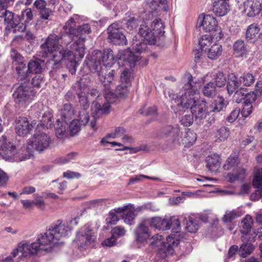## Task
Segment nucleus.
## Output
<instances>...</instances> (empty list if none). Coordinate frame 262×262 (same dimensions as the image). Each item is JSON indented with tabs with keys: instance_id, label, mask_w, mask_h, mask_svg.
Segmentation results:
<instances>
[{
	"instance_id": "obj_2",
	"label": "nucleus",
	"mask_w": 262,
	"mask_h": 262,
	"mask_svg": "<svg viewBox=\"0 0 262 262\" xmlns=\"http://www.w3.org/2000/svg\"><path fill=\"white\" fill-rule=\"evenodd\" d=\"M185 77L187 79V81L183 86L179 94L168 91V96L172 103H175L178 107L183 108H190L195 120L201 121L206 118L210 111L207 110V103L204 99L195 100L194 95L197 91L195 85L196 82L193 81L192 76L189 74H187Z\"/></svg>"
},
{
	"instance_id": "obj_7",
	"label": "nucleus",
	"mask_w": 262,
	"mask_h": 262,
	"mask_svg": "<svg viewBox=\"0 0 262 262\" xmlns=\"http://www.w3.org/2000/svg\"><path fill=\"white\" fill-rule=\"evenodd\" d=\"M92 64L90 67L92 72H97L99 76L103 74L104 69L110 68L114 63V56L113 51L110 49L104 50L103 52L94 51L92 56Z\"/></svg>"
},
{
	"instance_id": "obj_41",
	"label": "nucleus",
	"mask_w": 262,
	"mask_h": 262,
	"mask_svg": "<svg viewBox=\"0 0 262 262\" xmlns=\"http://www.w3.org/2000/svg\"><path fill=\"white\" fill-rule=\"evenodd\" d=\"M139 22L140 21L138 17L130 16L128 18L125 19L124 24L128 30L132 31L136 29Z\"/></svg>"
},
{
	"instance_id": "obj_21",
	"label": "nucleus",
	"mask_w": 262,
	"mask_h": 262,
	"mask_svg": "<svg viewBox=\"0 0 262 262\" xmlns=\"http://www.w3.org/2000/svg\"><path fill=\"white\" fill-rule=\"evenodd\" d=\"M35 124L33 122L30 124L26 117L19 118L16 122V132L19 136L24 137L30 133Z\"/></svg>"
},
{
	"instance_id": "obj_29",
	"label": "nucleus",
	"mask_w": 262,
	"mask_h": 262,
	"mask_svg": "<svg viewBox=\"0 0 262 262\" xmlns=\"http://www.w3.org/2000/svg\"><path fill=\"white\" fill-rule=\"evenodd\" d=\"M83 119L81 120V123L79 122L78 120H73L69 125V129L71 135L74 136L76 135L80 130L81 128V124L85 125L89 120V116L88 114H84Z\"/></svg>"
},
{
	"instance_id": "obj_58",
	"label": "nucleus",
	"mask_w": 262,
	"mask_h": 262,
	"mask_svg": "<svg viewBox=\"0 0 262 262\" xmlns=\"http://www.w3.org/2000/svg\"><path fill=\"white\" fill-rule=\"evenodd\" d=\"M125 129L123 127H117L115 128L114 132L107 135V137H111L112 138L121 137L125 134Z\"/></svg>"
},
{
	"instance_id": "obj_35",
	"label": "nucleus",
	"mask_w": 262,
	"mask_h": 262,
	"mask_svg": "<svg viewBox=\"0 0 262 262\" xmlns=\"http://www.w3.org/2000/svg\"><path fill=\"white\" fill-rule=\"evenodd\" d=\"M230 131L228 127L223 126L216 131L215 137L216 141L222 142L226 140L229 137Z\"/></svg>"
},
{
	"instance_id": "obj_8",
	"label": "nucleus",
	"mask_w": 262,
	"mask_h": 262,
	"mask_svg": "<svg viewBox=\"0 0 262 262\" xmlns=\"http://www.w3.org/2000/svg\"><path fill=\"white\" fill-rule=\"evenodd\" d=\"M148 20L143 21L140 25L139 33L144 41L149 45H155L157 38L163 36L165 33L163 25L161 19H155L150 24V28L148 26Z\"/></svg>"
},
{
	"instance_id": "obj_33",
	"label": "nucleus",
	"mask_w": 262,
	"mask_h": 262,
	"mask_svg": "<svg viewBox=\"0 0 262 262\" xmlns=\"http://www.w3.org/2000/svg\"><path fill=\"white\" fill-rule=\"evenodd\" d=\"M259 32V29L257 24H252L250 25L246 31V38L249 41H253L252 40L256 38L258 36Z\"/></svg>"
},
{
	"instance_id": "obj_4",
	"label": "nucleus",
	"mask_w": 262,
	"mask_h": 262,
	"mask_svg": "<svg viewBox=\"0 0 262 262\" xmlns=\"http://www.w3.org/2000/svg\"><path fill=\"white\" fill-rule=\"evenodd\" d=\"M158 136L160 138L166 139L168 144L173 147L181 144L184 145L185 147H190L195 143L197 138L196 134L190 129H188L183 134L180 132L178 124L168 125L163 127Z\"/></svg>"
},
{
	"instance_id": "obj_54",
	"label": "nucleus",
	"mask_w": 262,
	"mask_h": 262,
	"mask_svg": "<svg viewBox=\"0 0 262 262\" xmlns=\"http://www.w3.org/2000/svg\"><path fill=\"white\" fill-rule=\"evenodd\" d=\"M21 21L25 19V24L29 23L33 19V13L30 8L26 9L21 12V15L19 16Z\"/></svg>"
},
{
	"instance_id": "obj_13",
	"label": "nucleus",
	"mask_w": 262,
	"mask_h": 262,
	"mask_svg": "<svg viewBox=\"0 0 262 262\" xmlns=\"http://www.w3.org/2000/svg\"><path fill=\"white\" fill-rule=\"evenodd\" d=\"M7 8L0 6V17L4 18L5 24H6L5 34L7 35L13 28L17 26L19 22H21V18L19 15L14 18L13 13L7 10Z\"/></svg>"
},
{
	"instance_id": "obj_30",
	"label": "nucleus",
	"mask_w": 262,
	"mask_h": 262,
	"mask_svg": "<svg viewBox=\"0 0 262 262\" xmlns=\"http://www.w3.org/2000/svg\"><path fill=\"white\" fill-rule=\"evenodd\" d=\"M253 219L250 215H246L239 223L240 231L243 235H247L251 231Z\"/></svg>"
},
{
	"instance_id": "obj_36",
	"label": "nucleus",
	"mask_w": 262,
	"mask_h": 262,
	"mask_svg": "<svg viewBox=\"0 0 262 262\" xmlns=\"http://www.w3.org/2000/svg\"><path fill=\"white\" fill-rule=\"evenodd\" d=\"M114 74L115 71L112 70L108 73L107 76H105L104 77H103V80L102 79V77H103V74L101 73L100 76H99L100 78L101 79L102 83L105 88L104 90H106L108 88L111 89L112 87H114V85L113 83Z\"/></svg>"
},
{
	"instance_id": "obj_22",
	"label": "nucleus",
	"mask_w": 262,
	"mask_h": 262,
	"mask_svg": "<svg viewBox=\"0 0 262 262\" xmlns=\"http://www.w3.org/2000/svg\"><path fill=\"white\" fill-rule=\"evenodd\" d=\"M198 23L200 26H202L206 32L215 30L217 26V21L215 18L210 15H204L202 14L198 18Z\"/></svg>"
},
{
	"instance_id": "obj_44",
	"label": "nucleus",
	"mask_w": 262,
	"mask_h": 262,
	"mask_svg": "<svg viewBox=\"0 0 262 262\" xmlns=\"http://www.w3.org/2000/svg\"><path fill=\"white\" fill-rule=\"evenodd\" d=\"M238 216L237 212L233 210L226 211L222 220L224 223H231L233 220Z\"/></svg>"
},
{
	"instance_id": "obj_3",
	"label": "nucleus",
	"mask_w": 262,
	"mask_h": 262,
	"mask_svg": "<svg viewBox=\"0 0 262 262\" xmlns=\"http://www.w3.org/2000/svg\"><path fill=\"white\" fill-rule=\"evenodd\" d=\"M78 17V15L75 14L66 22L63 27L66 33L60 37L61 39H71L74 41L71 46V49L72 50L77 60L83 57L85 50V36L92 32L89 24H84L77 28H74Z\"/></svg>"
},
{
	"instance_id": "obj_6",
	"label": "nucleus",
	"mask_w": 262,
	"mask_h": 262,
	"mask_svg": "<svg viewBox=\"0 0 262 262\" xmlns=\"http://www.w3.org/2000/svg\"><path fill=\"white\" fill-rule=\"evenodd\" d=\"M0 142L2 143V148L1 154L6 160L19 162L29 159L33 155L32 149L28 144L26 146L21 147L18 151H16L14 145L10 142L7 143L5 136H3L1 137Z\"/></svg>"
},
{
	"instance_id": "obj_38",
	"label": "nucleus",
	"mask_w": 262,
	"mask_h": 262,
	"mask_svg": "<svg viewBox=\"0 0 262 262\" xmlns=\"http://www.w3.org/2000/svg\"><path fill=\"white\" fill-rule=\"evenodd\" d=\"M212 38L210 35H203L199 41L201 51L204 50L206 52L208 49V47L212 44Z\"/></svg>"
},
{
	"instance_id": "obj_48",
	"label": "nucleus",
	"mask_w": 262,
	"mask_h": 262,
	"mask_svg": "<svg viewBox=\"0 0 262 262\" xmlns=\"http://www.w3.org/2000/svg\"><path fill=\"white\" fill-rule=\"evenodd\" d=\"M34 200L33 201V206L35 205L37 208L43 210L46 207V204L41 196L38 194L34 195Z\"/></svg>"
},
{
	"instance_id": "obj_5",
	"label": "nucleus",
	"mask_w": 262,
	"mask_h": 262,
	"mask_svg": "<svg viewBox=\"0 0 262 262\" xmlns=\"http://www.w3.org/2000/svg\"><path fill=\"white\" fill-rule=\"evenodd\" d=\"M71 231V227L68 223L58 220L46 232L40 234L37 241L39 243L42 251H49L54 245L58 244L61 238L68 236Z\"/></svg>"
},
{
	"instance_id": "obj_55",
	"label": "nucleus",
	"mask_w": 262,
	"mask_h": 262,
	"mask_svg": "<svg viewBox=\"0 0 262 262\" xmlns=\"http://www.w3.org/2000/svg\"><path fill=\"white\" fill-rule=\"evenodd\" d=\"M142 178H146L148 179H150L152 180H159V179L156 177H150L144 174H140V175H137L135 176L134 177H133L130 178L129 180V182L128 183V185H132L134 184H135L136 183H137L139 181H140Z\"/></svg>"
},
{
	"instance_id": "obj_31",
	"label": "nucleus",
	"mask_w": 262,
	"mask_h": 262,
	"mask_svg": "<svg viewBox=\"0 0 262 262\" xmlns=\"http://www.w3.org/2000/svg\"><path fill=\"white\" fill-rule=\"evenodd\" d=\"M222 46L219 43H214L208 49L207 54L209 59L215 60L222 55Z\"/></svg>"
},
{
	"instance_id": "obj_47",
	"label": "nucleus",
	"mask_w": 262,
	"mask_h": 262,
	"mask_svg": "<svg viewBox=\"0 0 262 262\" xmlns=\"http://www.w3.org/2000/svg\"><path fill=\"white\" fill-rule=\"evenodd\" d=\"M238 163V158L236 156H230L226 160V163L223 166L225 170H230L232 167H234Z\"/></svg>"
},
{
	"instance_id": "obj_53",
	"label": "nucleus",
	"mask_w": 262,
	"mask_h": 262,
	"mask_svg": "<svg viewBox=\"0 0 262 262\" xmlns=\"http://www.w3.org/2000/svg\"><path fill=\"white\" fill-rule=\"evenodd\" d=\"M252 184L253 187L257 188L262 185V174L259 169H257L255 171V175L253 178Z\"/></svg>"
},
{
	"instance_id": "obj_15",
	"label": "nucleus",
	"mask_w": 262,
	"mask_h": 262,
	"mask_svg": "<svg viewBox=\"0 0 262 262\" xmlns=\"http://www.w3.org/2000/svg\"><path fill=\"white\" fill-rule=\"evenodd\" d=\"M150 223L148 219L141 222L135 230V234L137 242L142 243L146 242L150 237L151 233L149 230Z\"/></svg>"
},
{
	"instance_id": "obj_19",
	"label": "nucleus",
	"mask_w": 262,
	"mask_h": 262,
	"mask_svg": "<svg viewBox=\"0 0 262 262\" xmlns=\"http://www.w3.org/2000/svg\"><path fill=\"white\" fill-rule=\"evenodd\" d=\"M33 91L29 86L21 85L16 89L13 96L17 103H26L31 99Z\"/></svg>"
},
{
	"instance_id": "obj_61",
	"label": "nucleus",
	"mask_w": 262,
	"mask_h": 262,
	"mask_svg": "<svg viewBox=\"0 0 262 262\" xmlns=\"http://www.w3.org/2000/svg\"><path fill=\"white\" fill-rule=\"evenodd\" d=\"M11 57L13 62L18 65L23 63V57L16 50L12 49L11 51Z\"/></svg>"
},
{
	"instance_id": "obj_59",
	"label": "nucleus",
	"mask_w": 262,
	"mask_h": 262,
	"mask_svg": "<svg viewBox=\"0 0 262 262\" xmlns=\"http://www.w3.org/2000/svg\"><path fill=\"white\" fill-rule=\"evenodd\" d=\"M257 97H259V96H258V94L256 92H250L248 93L245 92L244 102L250 103L252 104L256 100Z\"/></svg>"
},
{
	"instance_id": "obj_14",
	"label": "nucleus",
	"mask_w": 262,
	"mask_h": 262,
	"mask_svg": "<svg viewBox=\"0 0 262 262\" xmlns=\"http://www.w3.org/2000/svg\"><path fill=\"white\" fill-rule=\"evenodd\" d=\"M129 87V85L121 82V84L117 86L114 92L112 91L114 87H112L111 89L108 88L105 90L104 98L106 101V102H108L110 104L113 102L111 100L112 98H121L124 97L128 94Z\"/></svg>"
},
{
	"instance_id": "obj_52",
	"label": "nucleus",
	"mask_w": 262,
	"mask_h": 262,
	"mask_svg": "<svg viewBox=\"0 0 262 262\" xmlns=\"http://www.w3.org/2000/svg\"><path fill=\"white\" fill-rule=\"evenodd\" d=\"M245 92H246V89L244 88H241L235 92L233 97L234 101L239 103L241 102L243 100H245Z\"/></svg>"
},
{
	"instance_id": "obj_17",
	"label": "nucleus",
	"mask_w": 262,
	"mask_h": 262,
	"mask_svg": "<svg viewBox=\"0 0 262 262\" xmlns=\"http://www.w3.org/2000/svg\"><path fill=\"white\" fill-rule=\"evenodd\" d=\"M110 105L108 102L104 103L102 105L97 101L93 103L92 115L94 120H92L90 124L93 129H96V119L103 114H108L110 112Z\"/></svg>"
},
{
	"instance_id": "obj_62",
	"label": "nucleus",
	"mask_w": 262,
	"mask_h": 262,
	"mask_svg": "<svg viewBox=\"0 0 262 262\" xmlns=\"http://www.w3.org/2000/svg\"><path fill=\"white\" fill-rule=\"evenodd\" d=\"M193 117L191 115H185L182 117L181 123L184 126H190L193 123Z\"/></svg>"
},
{
	"instance_id": "obj_20",
	"label": "nucleus",
	"mask_w": 262,
	"mask_h": 262,
	"mask_svg": "<svg viewBox=\"0 0 262 262\" xmlns=\"http://www.w3.org/2000/svg\"><path fill=\"white\" fill-rule=\"evenodd\" d=\"M260 4L259 0H246L243 3L245 13L249 17L258 15L261 11Z\"/></svg>"
},
{
	"instance_id": "obj_28",
	"label": "nucleus",
	"mask_w": 262,
	"mask_h": 262,
	"mask_svg": "<svg viewBox=\"0 0 262 262\" xmlns=\"http://www.w3.org/2000/svg\"><path fill=\"white\" fill-rule=\"evenodd\" d=\"M227 83L226 88L229 95L238 90L237 89L241 84L240 80L238 81L237 77L233 73L229 74Z\"/></svg>"
},
{
	"instance_id": "obj_45",
	"label": "nucleus",
	"mask_w": 262,
	"mask_h": 262,
	"mask_svg": "<svg viewBox=\"0 0 262 262\" xmlns=\"http://www.w3.org/2000/svg\"><path fill=\"white\" fill-rule=\"evenodd\" d=\"M27 67L30 73H39L42 69L39 61H30Z\"/></svg>"
},
{
	"instance_id": "obj_43",
	"label": "nucleus",
	"mask_w": 262,
	"mask_h": 262,
	"mask_svg": "<svg viewBox=\"0 0 262 262\" xmlns=\"http://www.w3.org/2000/svg\"><path fill=\"white\" fill-rule=\"evenodd\" d=\"M241 83L242 82L246 86H249L255 81L254 76L250 73H245L239 78Z\"/></svg>"
},
{
	"instance_id": "obj_63",
	"label": "nucleus",
	"mask_w": 262,
	"mask_h": 262,
	"mask_svg": "<svg viewBox=\"0 0 262 262\" xmlns=\"http://www.w3.org/2000/svg\"><path fill=\"white\" fill-rule=\"evenodd\" d=\"M239 113L240 110L239 108H235L227 116V120L230 123L233 122L238 118Z\"/></svg>"
},
{
	"instance_id": "obj_26",
	"label": "nucleus",
	"mask_w": 262,
	"mask_h": 262,
	"mask_svg": "<svg viewBox=\"0 0 262 262\" xmlns=\"http://www.w3.org/2000/svg\"><path fill=\"white\" fill-rule=\"evenodd\" d=\"M206 161L209 170L215 172L219 170L221 165V158L217 154H212L207 157Z\"/></svg>"
},
{
	"instance_id": "obj_10",
	"label": "nucleus",
	"mask_w": 262,
	"mask_h": 262,
	"mask_svg": "<svg viewBox=\"0 0 262 262\" xmlns=\"http://www.w3.org/2000/svg\"><path fill=\"white\" fill-rule=\"evenodd\" d=\"M166 241V243H164L163 236L156 234L151 237L150 245L152 248L163 251L166 255L172 254L173 248L179 244V240L176 235L171 234L167 237Z\"/></svg>"
},
{
	"instance_id": "obj_24",
	"label": "nucleus",
	"mask_w": 262,
	"mask_h": 262,
	"mask_svg": "<svg viewBox=\"0 0 262 262\" xmlns=\"http://www.w3.org/2000/svg\"><path fill=\"white\" fill-rule=\"evenodd\" d=\"M75 111L72 105L70 103H66L63 105V108L60 111V117L61 121H65L68 123L75 115Z\"/></svg>"
},
{
	"instance_id": "obj_9",
	"label": "nucleus",
	"mask_w": 262,
	"mask_h": 262,
	"mask_svg": "<svg viewBox=\"0 0 262 262\" xmlns=\"http://www.w3.org/2000/svg\"><path fill=\"white\" fill-rule=\"evenodd\" d=\"M139 57L135 56L134 53L129 49L124 51L118 58V63L119 66L123 64L125 66H128L130 68H125L122 72L120 76V81L123 84H126L130 86L131 81L134 78L131 69L137 61L139 60Z\"/></svg>"
},
{
	"instance_id": "obj_34",
	"label": "nucleus",
	"mask_w": 262,
	"mask_h": 262,
	"mask_svg": "<svg viewBox=\"0 0 262 262\" xmlns=\"http://www.w3.org/2000/svg\"><path fill=\"white\" fill-rule=\"evenodd\" d=\"M56 122L57 126L55 129L56 136L58 138L62 139L66 135L68 123L61 121L60 119H57Z\"/></svg>"
},
{
	"instance_id": "obj_11",
	"label": "nucleus",
	"mask_w": 262,
	"mask_h": 262,
	"mask_svg": "<svg viewBox=\"0 0 262 262\" xmlns=\"http://www.w3.org/2000/svg\"><path fill=\"white\" fill-rule=\"evenodd\" d=\"M108 39L115 45H125L127 39L119 23H113L107 29Z\"/></svg>"
},
{
	"instance_id": "obj_51",
	"label": "nucleus",
	"mask_w": 262,
	"mask_h": 262,
	"mask_svg": "<svg viewBox=\"0 0 262 262\" xmlns=\"http://www.w3.org/2000/svg\"><path fill=\"white\" fill-rule=\"evenodd\" d=\"M215 84L218 87H222L225 85L227 82L226 78L222 72H218L214 77Z\"/></svg>"
},
{
	"instance_id": "obj_23",
	"label": "nucleus",
	"mask_w": 262,
	"mask_h": 262,
	"mask_svg": "<svg viewBox=\"0 0 262 262\" xmlns=\"http://www.w3.org/2000/svg\"><path fill=\"white\" fill-rule=\"evenodd\" d=\"M150 226L156 229L168 230L170 229V223L169 219H162L159 216H156L148 219Z\"/></svg>"
},
{
	"instance_id": "obj_46",
	"label": "nucleus",
	"mask_w": 262,
	"mask_h": 262,
	"mask_svg": "<svg viewBox=\"0 0 262 262\" xmlns=\"http://www.w3.org/2000/svg\"><path fill=\"white\" fill-rule=\"evenodd\" d=\"M203 92L205 96L212 97L215 94V86L213 82H209L204 85Z\"/></svg>"
},
{
	"instance_id": "obj_60",
	"label": "nucleus",
	"mask_w": 262,
	"mask_h": 262,
	"mask_svg": "<svg viewBox=\"0 0 262 262\" xmlns=\"http://www.w3.org/2000/svg\"><path fill=\"white\" fill-rule=\"evenodd\" d=\"M253 107L250 103L244 102L243 108L241 111V114L243 117H248L252 112Z\"/></svg>"
},
{
	"instance_id": "obj_37",
	"label": "nucleus",
	"mask_w": 262,
	"mask_h": 262,
	"mask_svg": "<svg viewBox=\"0 0 262 262\" xmlns=\"http://www.w3.org/2000/svg\"><path fill=\"white\" fill-rule=\"evenodd\" d=\"M199 222L198 219L190 218L186 223L185 229L189 232L195 233L200 227Z\"/></svg>"
},
{
	"instance_id": "obj_49",
	"label": "nucleus",
	"mask_w": 262,
	"mask_h": 262,
	"mask_svg": "<svg viewBox=\"0 0 262 262\" xmlns=\"http://www.w3.org/2000/svg\"><path fill=\"white\" fill-rule=\"evenodd\" d=\"M169 222L170 223V228H171L172 232L178 233L180 232L181 225L179 219L172 217L169 218Z\"/></svg>"
},
{
	"instance_id": "obj_56",
	"label": "nucleus",
	"mask_w": 262,
	"mask_h": 262,
	"mask_svg": "<svg viewBox=\"0 0 262 262\" xmlns=\"http://www.w3.org/2000/svg\"><path fill=\"white\" fill-rule=\"evenodd\" d=\"M77 157V152H72L68 154L66 156L61 157L59 159V162L62 164H66L75 160Z\"/></svg>"
},
{
	"instance_id": "obj_32",
	"label": "nucleus",
	"mask_w": 262,
	"mask_h": 262,
	"mask_svg": "<svg viewBox=\"0 0 262 262\" xmlns=\"http://www.w3.org/2000/svg\"><path fill=\"white\" fill-rule=\"evenodd\" d=\"M141 210L140 207H138L135 209L133 206V208L130 209H128L126 213L123 216V220L125 223L129 225H132L135 223V218L137 214L135 213V211L139 212Z\"/></svg>"
},
{
	"instance_id": "obj_57",
	"label": "nucleus",
	"mask_w": 262,
	"mask_h": 262,
	"mask_svg": "<svg viewBox=\"0 0 262 262\" xmlns=\"http://www.w3.org/2000/svg\"><path fill=\"white\" fill-rule=\"evenodd\" d=\"M147 43L144 41H136L132 44V49L137 53H141L146 49Z\"/></svg>"
},
{
	"instance_id": "obj_39",
	"label": "nucleus",
	"mask_w": 262,
	"mask_h": 262,
	"mask_svg": "<svg viewBox=\"0 0 262 262\" xmlns=\"http://www.w3.org/2000/svg\"><path fill=\"white\" fill-rule=\"evenodd\" d=\"M253 249L254 247L251 243H246L241 245L238 252L242 257H246L252 253Z\"/></svg>"
},
{
	"instance_id": "obj_50",
	"label": "nucleus",
	"mask_w": 262,
	"mask_h": 262,
	"mask_svg": "<svg viewBox=\"0 0 262 262\" xmlns=\"http://www.w3.org/2000/svg\"><path fill=\"white\" fill-rule=\"evenodd\" d=\"M111 138V137H107V135L104 138H103L101 141H100V143L101 144H104L105 143H109L110 144H111L113 146H116V145H119V146L120 147V148H117L116 149V150H120V151H124V150H127L128 149H129L128 147H127V146H124L122 144L120 143H118V142H109V141H107L106 140V139L107 138Z\"/></svg>"
},
{
	"instance_id": "obj_42",
	"label": "nucleus",
	"mask_w": 262,
	"mask_h": 262,
	"mask_svg": "<svg viewBox=\"0 0 262 262\" xmlns=\"http://www.w3.org/2000/svg\"><path fill=\"white\" fill-rule=\"evenodd\" d=\"M227 104V101L223 97H219L215 100L214 106L210 112H219L222 111Z\"/></svg>"
},
{
	"instance_id": "obj_27",
	"label": "nucleus",
	"mask_w": 262,
	"mask_h": 262,
	"mask_svg": "<svg viewBox=\"0 0 262 262\" xmlns=\"http://www.w3.org/2000/svg\"><path fill=\"white\" fill-rule=\"evenodd\" d=\"M233 50L237 57H246L248 52L247 46L242 40H237L233 43Z\"/></svg>"
},
{
	"instance_id": "obj_64",
	"label": "nucleus",
	"mask_w": 262,
	"mask_h": 262,
	"mask_svg": "<svg viewBox=\"0 0 262 262\" xmlns=\"http://www.w3.org/2000/svg\"><path fill=\"white\" fill-rule=\"evenodd\" d=\"M125 233V231L124 228L120 226H117L112 230V234L116 238L119 236L124 235Z\"/></svg>"
},
{
	"instance_id": "obj_25",
	"label": "nucleus",
	"mask_w": 262,
	"mask_h": 262,
	"mask_svg": "<svg viewBox=\"0 0 262 262\" xmlns=\"http://www.w3.org/2000/svg\"><path fill=\"white\" fill-rule=\"evenodd\" d=\"M213 11L219 16L226 15L229 10L228 3L223 0L215 1L213 4Z\"/></svg>"
},
{
	"instance_id": "obj_1",
	"label": "nucleus",
	"mask_w": 262,
	"mask_h": 262,
	"mask_svg": "<svg viewBox=\"0 0 262 262\" xmlns=\"http://www.w3.org/2000/svg\"><path fill=\"white\" fill-rule=\"evenodd\" d=\"M54 34H50L46 39L45 41L40 47L39 56L47 58L46 64L52 69H59L61 66V62L65 61L70 72L74 74L76 71L77 59L73 54L72 50L67 51L61 49V46L59 43L61 39Z\"/></svg>"
},
{
	"instance_id": "obj_18",
	"label": "nucleus",
	"mask_w": 262,
	"mask_h": 262,
	"mask_svg": "<svg viewBox=\"0 0 262 262\" xmlns=\"http://www.w3.org/2000/svg\"><path fill=\"white\" fill-rule=\"evenodd\" d=\"M72 89L77 95L80 104L83 107L84 109H86L89 106L86 96V93L89 90L87 85L81 81H79L74 83Z\"/></svg>"
},
{
	"instance_id": "obj_16",
	"label": "nucleus",
	"mask_w": 262,
	"mask_h": 262,
	"mask_svg": "<svg viewBox=\"0 0 262 262\" xmlns=\"http://www.w3.org/2000/svg\"><path fill=\"white\" fill-rule=\"evenodd\" d=\"M42 104H36L31 107V111L35 112L36 117L39 119L40 125L43 127H48L53 122V116L50 112L42 113Z\"/></svg>"
},
{
	"instance_id": "obj_12",
	"label": "nucleus",
	"mask_w": 262,
	"mask_h": 262,
	"mask_svg": "<svg viewBox=\"0 0 262 262\" xmlns=\"http://www.w3.org/2000/svg\"><path fill=\"white\" fill-rule=\"evenodd\" d=\"M51 139L46 134L41 133L34 135L29 140L28 144L32 149L36 150L39 152L47 148L50 143Z\"/></svg>"
},
{
	"instance_id": "obj_40",
	"label": "nucleus",
	"mask_w": 262,
	"mask_h": 262,
	"mask_svg": "<svg viewBox=\"0 0 262 262\" xmlns=\"http://www.w3.org/2000/svg\"><path fill=\"white\" fill-rule=\"evenodd\" d=\"M15 69L20 80H25L27 78L29 71L28 67L26 66V64L24 62L18 64Z\"/></svg>"
}]
</instances>
